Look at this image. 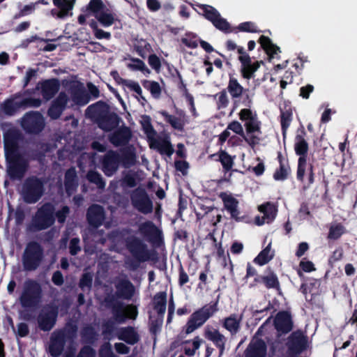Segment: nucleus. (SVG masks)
<instances>
[{
  "label": "nucleus",
  "mask_w": 357,
  "mask_h": 357,
  "mask_svg": "<svg viewBox=\"0 0 357 357\" xmlns=\"http://www.w3.org/2000/svg\"><path fill=\"white\" fill-rule=\"evenodd\" d=\"M210 157L221 163L225 174L232 169L235 156L232 157L226 151L220 149L218 153L211 155Z\"/></svg>",
  "instance_id": "nucleus-34"
},
{
  "label": "nucleus",
  "mask_w": 357,
  "mask_h": 357,
  "mask_svg": "<svg viewBox=\"0 0 357 357\" xmlns=\"http://www.w3.org/2000/svg\"><path fill=\"white\" fill-rule=\"evenodd\" d=\"M241 317L234 313L222 321L223 328L229 332L231 335H236L241 329Z\"/></svg>",
  "instance_id": "nucleus-35"
},
{
  "label": "nucleus",
  "mask_w": 357,
  "mask_h": 357,
  "mask_svg": "<svg viewBox=\"0 0 357 357\" xmlns=\"http://www.w3.org/2000/svg\"><path fill=\"white\" fill-rule=\"evenodd\" d=\"M138 184L137 174L132 171L123 172L121 178L117 181H113V203H116L119 206H126L128 200L120 195L115 192L114 190L121 187L123 192L126 193L128 188H135Z\"/></svg>",
  "instance_id": "nucleus-10"
},
{
  "label": "nucleus",
  "mask_w": 357,
  "mask_h": 357,
  "mask_svg": "<svg viewBox=\"0 0 357 357\" xmlns=\"http://www.w3.org/2000/svg\"><path fill=\"white\" fill-rule=\"evenodd\" d=\"M42 298V288L36 280L27 279L22 286L20 302L24 307H33L37 306Z\"/></svg>",
  "instance_id": "nucleus-5"
},
{
  "label": "nucleus",
  "mask_w": 357,
  "mask_h": 357,
  "mask_svg": "<svg viewBox=\"0 0 357 357\" xmlns=\"http://www.w3.org/2000/svg\"><path fill=\"white\" fill-rule=\"evenodd\" d=\"M149 146L151 149L156 150L160 155H166L170 157L174 152L173 146L167 137L152 138L149 140Z\"/></svg>",
  "instance_id": "nucleus-29"
},
{
  "label": "nucleus",
  "mask_w": 357,
  "mask_h": 357,
  "mask_svg": "<svg viewBox=\"0 0 357 357\" xmlns=\"http://www.w3.org/2000/svg\"><path fill=\"white\" fill-rule=\"evenodd\" d=\"M233 100L231 113L234 112L242 104L246 107L252 105V97L248 93V89H245L232 75H229V82L226 89Z\"/></svg>",
  "instance_id": "nucleus-2"
},
{
  "label": "nucleus",
  "mask_w": 357,
  "mask_h": 357,
  "mask_svg": "<svg viewBox=\"0 0 357 357\" xmlns=\"http://www.w3.org/2000/svg\"><path fill=\"white\" fill-rule=\"evenodd\" d=\"M43 249L37 242L29 243L23 252L22 262L26 271H36L43 259Z\"/></svg>",
  "instance_id": "nucleus-6"
},
{
  "label": "nucleus",
  "mask_w": 357,
  "mask_h": 357,
  "mask_svg": "<svg viewBox=\"0 0 357 357\" xmlns=\"http://www.w3.org/2000/svg\"><path fill=\"white\" fill-rule=\"evenodd\" d=\"M138 315L137 307L117 300L113 296V324H126L130 320H135Z\"/></svg>",
  "instance_id": "nucleus-8"
},
{
  "label": "nucleus",
  "mask_w": 357,
  "mask_h": 357,
  "mask_svg": "<svg viewBox=\"0 0 357 357\" xmlns=\"http://www.w3.org/2000/svg\"><path fill=\"white\" fill-rule=\"evenodd\" d=\"M134 50L143 59H145L148 54L152 51L151 45L144 39L136 40L134 44Z\"/></svg>",
  "instance_id": "nucleus-49"
},
{
  "label": "nucleus",
  "mask_w": 357,
  "mask_h": 357,
  "mask_svg": "<svg viewBox=\"0 0 357 357\" xmlns=\"http://www.w3.org/2000/svg\"><path fill=\"white\" fill-rule=\"evenodd\" d=\"M240 31L248 33H257L259 31L256 29L255 23L252 22H245L238 24L236 28Z\"/></svg>",
  "instance_id": "nucleus-61"
},
{
  "label": "nucleus",
  "mask_w": 357,
  "mask_h": 357,
  "mask_svg": "<svg viewBox=\"0 0 357 357\" xmlns=\"http://www.w3.org/2000/svg\"><path fill=\"white\" fill-rule=\"evenodd\" d=\"M132 137V132L130 127L123 124L119 128L113 130V146H126Z\"/></svg>",
  "instance_id": "nucleus-25"
},
{
  "label": "nucleus",
  "mask_w": 357,
  "mask_h": 357,
  "mask_svg": "<svg viewBox=\"0 0 357 357\" xmlns=\"http://www.w3.org/2000/svg\"><path fill=\"white\" fill-rule=\"evenodd\" d=\"M43 192V183L35 176H31L23 183L20 193L26 203L33 204L39 200Z\"/></svg>",
  "instance_id": "nucleus-11"
},
{
  "label": "nucleus",
  "mask_w": 357,
  "mask_h": 357,
  "mask_svg": "<svg viewBox=\"0 0 357 357\" xmlns=\"http://www.w3.org/2000/svg\"><path fill=\"white\" fill-rule=\"evenodd\" d=\"M345 232V228L341 223L333 225L329 228L328 238L337 240Z\"/></svg>",
  "instance_id": "nucleus-55"
},
{
  "label": "nucleus",
  "mask_w": 357,
  "mask_h": 357,
  "mask_svg": "<svg viewBox=\"0 0 357 357\" xmlns=\"http://www.w3.org/2000/svg\"><path fill=\"white\" fill-rule=\"evenodd\" d=\"M86 219L91 226L98 227L105 220L103 208L98 204L91 206L86 213Z\"/></svg>",
  "instance_id": "nucleus-31"
},
{
  "label": "nucleus",
  "mask_w": 357,
  "mask_h": 357,
  "mask_svg": "<svg viewBox=\"0 0 357 357\" xmlns=\"http://www.w3.org/2000/svg\"><path fill=\"white\" fill-rule=\"evenodd\" d=\"M130 197L132 206L137 211L145 215L153 212V202L144 188H136L130 192Z\"/></svg>",
  "instance_id": "nucleus-14"
},
{
  "label": "nucleus",
  "mask_w": 357,
  "mask_h": 357,
  "mask_svg": "<svg viewBox=\"0 0 357 357\" xmlns=\"http://www.w3.org/2000/svg\"><path fill=\"white\" fill-rule=\"evenodd\" d=\"M192 342V348L184 347V354L188 356H195L196 351L199 349L201 344L204 342L202 339H201L199 336H196L192 340H185L183 344H186Z\"/></svg>",
  "instance_id": "nucleus-53"
},
{
  "label": "nucleus",
  "mask_w": 357,
  "mask_h": 357,
  "mask_svg": "<svg viewBox=\"0 0 357 357\" xmlns=\"http://www.w3.org/2000/svg\"><path fill=\"white\" fill-rule=\"evenodd\" d=\"M21 105L22 102L17 103L13 100H7L1 105V109L6 115H13Z\"/></svg>",
  "instance_id": "nucleus-58"
},
{
  "label": "nucleus",
  "mask_w": 357,
  "mask_h": 357,
  "mask_svg": "<svg viewBox=\"0 0 357 357\" xmlns=\"http://www.w3.org/2000/svg\"><path fill=\"white\" fill-rule=\"evenodd\" d=\"M227 130H231L236 134L243 137L245 141L252 147L259 144L260 139L259 137L252 135L249 137L245 136L241 124L237 121H233L227 126Z\"/></svg>",
  "instance_id": "nucleus-36"
},
{
  "label": "nucleus",
  "mask_w": 357,
  "mask_h": 357,
  "mask_svg": "<svg viewBox=\"0 0 357 357\" xmlns=\"http://www.w3.org/2000/svg\"><path fill=\"white\" fill-rule=\"evenodd\" d=\"M287 344L291 354L298 355L307 349V337L301 331H296L289 337Z\"/></svg>",
  "instance_id": "nucleus-21"
},
{
  "label": "nucleus",
  "mask_w": 357,
  "mask_h": 357,
  "mask_svg": "<svg viewBox=\"0 0 357 357\" xmlns=\"http://www.w3.org/2000/svg\"><path fill=\"white\" fill-rule=\"evenodd\" d=\"M64 185L66 193L70 196L78 186L77 176L74 167L68 169L64 176Z\"/></svg>",
  "instance_id": "nucleus-37"
},
{
  "label": "nucleus",
  "mask_w": 357,
  "mask_h": 357,
  "mask_svg": "<svg viewBox=\"0 0 357 357\" xmlns=\"http://www.w3.org/2000/svg\"><path fill=\"white\" fill-rule=\"evenodd\" d=\"M159 113L164 117L165 121L169 123L174 129L178 131H182L183 130L185 123L181 119V117L184 118L185 116V112L183 110L176 109V114L179 116V117H176L173 115H171L165 110L160 111Z\"/></svg>",
  "instance_id": "nucleus-33"
},
{
  "label": "nucleus",
  "mask_w": 357,
  "mask_h": 357,
  "mask_svg": "<svg viewBox=\"0 0 357 357\" xmlns=\"http://www.w3.org/2000/svg\"><path fill=\"white\" fill-rule=\"evenodd\" d=\"M130 229H124L122 231L124 245L134 259L129 264L130 268L136 270L140 263L148 261H157L158 259L157 251L149 250L147 244L143 239L134 234H130Z\"/></svg>",
  "instance_id": "nucleus-1"
},
{
  "label": "nucleus",
  "mask_w": 357,
  "mask_h": 357,
  "mask_svg": "<svg viewBox=\"0 0 357 357\" xmlns=\"http://www.w3.org/2000/svg\"><path fill=\"white\" fill-rule=\"evenodd\" d=\"M54 218L53 208L50 204L43 205L36 213L33 218L31 229L33 231L45 229L53 225Z\"/></svg>",
  "instance_id": "nucleus-15"
},
{
  "label": "nucleus",
  "mask_w": 357,
  "mask_h": 357,
  "mask_svg": "<svg viewBox=\"0 0 357 357\" xmlns=\"http://www.w3.org/2000/svg\"><path fill=\"white\" fill-rule=\"evenodd\" d=\"M116 291L113 294L118 299L130 300L135 294V287L128 279H121L116 284Z\"/></svg>",
  "instance_id": "nucleus-26"
},
{
  "label": "nucleus",
  "mask_w": 357,
  "mask_h": 357,
  "mask_svg": "<svg viewBox=\"0 0 357 357\" xmlns=\"http://www.w3.org/2000/svg\"><path fill=\"white\" fill-rule=\"evenodd\" d=\"M87 10L93 13L96 18L103 25H109L112 23V17L106 11V8L101 0H91Z\"/></svg>",
  "instance_id": "nucleus-24"
},
{
  "label": "nucleus",
  "mask_w": 357,
  "mask_h": 357,
  "mask_svg": "<svg viewBox=\"0 0 357 357\" xmlns=\"http://www.w3.org/2000/svg\"><path fill=\"white\" fill-rule=\"evenodd\" d=\"M256 282H263L267 289H280V282L277 275L273 271L264 276L255 278Z\"/></svg>",
  "instance_id": "nucleus-43"
},
{
  "label": "nucleus",
  "mask_w": 357,
  "mask_h": 357,
  "mask_svg": "<svg viewBox=\"0 0 357 357\" xmlns=\"http://www.w3.org/2000/svg\"><path fill=\"white\" fill-rule=\"evenodd\" d=\"M6 172L12 180H22L29 169V160L23 154L6 158Z\"/></svg>",
  "instance_id": "nucleus-12"
},
{
  "label": "nucleus",
  "mask_w": 357,
  "mask_h": 357,
  "mask_svg": "<svg viewBox=\"0 0 357 357\" xmlns=\"http://www.w3.org/2000/svg\"><path fill=\"white\" fill-rule=\"evenodd\" d=\"M258 42L259 43L261 48L269 56L270 60L274 57L275 54L280 52V47L273 44L271 38H269L268 36H265L264 35L261 36Z\"/></svg>",
  "instance_id": "nucleus-41"
},
{
  "label": "nucleus",
  "mask_w": 357,
  "mask_h": 357,
  "mask_svg": "<svg viewBox=\"0 0 357 357\" xmlns=\"http://www.w3.org/2000/svg\"><path fill=\"white\" fill-rule=\"evenodd\" d=\"M136 163V149L132 144L121 146L117 151H113V174L119 166L128 169L135 166Z\"/></svg>",
  "instance_id": "nucleus-9"
},
{
  "label": "nucleus",
  "mask_w": 357,
  "mask_h": 357,
  "mask_svg": "<svg viewBox=\"0 0 357 357\" xmlns=\"http://www.w3.org/2000/svg\"><path fill=\"white\" fill-rule=\"evenodd\" d=\"M267 347L262 339L252 340L244 351L245 357H266Z\"/></svg>",
  "instance_id": "nucleus-30"
},
{
  "label": "nucleus",
  "mask_w": 357,
  "mask_h": 357,
  "mask_svg": "<svg viewBox=\"0 0 357 357\" xmlns=\"http://www.w3.org/2000/svg\"><path fill=\"white\" fill-rule=\"evenodd\" d=\"M218 301L205 305L195 311L189 317L185 324V333L190 334L203 326L218 310Z\"/></svg>",
  "instance_id": "nucleus-4"
},
{
  "label": "nucleus",
  "mask_w": 357,
  "mask_h": 357,
  "mask_svg": "<svg viewBox=\"0 0 357 357\" xmlns=\"http://www.w3.org/2000/svg\"><path fill=\"white\" fill-rule=\"evenodd\" d=\"M68 88L75 101L78 103L85 102L83 100L84 89L82 83L77 81L70 82Z\"/></svg>",
  "instance_id": "nucleus-45"
},
{
  "label": "nucleus",
  "mask_w": 357,
  "mask_h": 357,
  "mask_svg": "<svg viewBox=\"0 0 357 357\" xmlns=\"http://www.w3.org/2000/svg\"><path fill=\"white\" fill-rule=\"evenodd\" d=\"M87 180L92 183L97 185L99 189H103L105 186V181H103L101 175L93 170H90L86 174Z\"/></svg>",
  "instance_id": "nucleus-56"
},
{
  "label": "nucleus",
  "mask_w": 357,
  "mask_h": 357,
  "mask_svg": "<svg viewBox=\"0 0 357 357\" xmlns=\"http://www.w3.org/2000/svg\"><path fill=\"white\" fill-rule=\"evenodd\" d=\"M204 336L207 340L213 343L218 349L219 357H221L225 351L227 338L218 329L211 328L208 326L204 328Z\"/></svg>",
  "instance_id": "nucleus-22"
},
{
  "label": "nucleus",
  "mask_w": 357,
  "mask_h": 357,
  "mask_svg": "<svg viewBox=\"0 0 357 357\" xmlns=\"http://www.w3.org/2000/svg\"><path fill=\"white\" fill-rule=\"evenodd\" d=\"M238 116L240 120L245 121L244 126L247 134L252 135L255 132L261 133V123L255 112H253L250 107L244 108L240 111Z\"/></svg>",
  "instance_id": "nucleus-18"
},
{
  "label": "nucleus",
  "mask_w": 357,
  "mask_h": 357,
  "mask_svg": "<svg viewBox=\"0 0 357 357\" xmlns=\"http://www.w3.org/2000/svg\"><path fill=\"white\" fill-rule=\"evenodd\" d=\"M167 294L165 291L157 293L153 297V309L159 316L163 317L166 311Z\"/></svg>",
  "instance_id": "nucleus-44"
},
{
  "label": "nucleus",
  "mask_w": 357,
  "mask_h": 357,
  "mask_svg": "<svg viewBox=\"0 0 357 357\" xmlns=\"http://www.w3.org/2000/svg\"><path fill=\"white\" fill-rule=\"evenodd\" d=\"M69 252L71 255H76L81 250L80 240L79 238H73L69 243Z\"/></svg>",
  "instance_id": "nucleus-63"
},
{
  "label": "nucleus",
  "mask_w": 357,
  "mask_h": 357,
  "mask_svg": "<svg viewBox=\"0 0 357 357\" xmlns=\"http://www.w3.org/2000/svg\"><path fill=\"white\" fill-rule=\"evenodd\" d=\"M290 172L291 168L287 160L286 164H281L279 168L276 169L273 174V178L275 181H284L288 178Z\"/></svg>",
  "instance_id": "nucleus-52"
},
{
  "label": "nucleus",
  "mask_w": 357,
  "mask_h": 357,
  "mask_svg": "<svg viewBox=\"0 0 357 357\" xmlns=\"http://www.w3.org/2000/svg\"><path fill=\"white\" fill-rule=\"evenodd\" d=\"M20 134L16 130H8L4 135V146L6 158L12 155H18L22 153L17 151Z\"/></svg>",
  "instance_id": "nucleus-28"
},
{
  "label": "nucleus",
  "mask_w": 357,
  "mask_h": 357,
  "mask_svg": "<svg viewBox=\"0 0 357 357\" xmlns=\"http://www.w3.org/2000/svg\"><path fill=\"white\" fill-rule=\"evenodd\" d=\"M58 315V309L54 305L44 307L38 318L40 328L44 331H50L54 326Z\"/></svg>",
  "instance_id": "nucleus-19"
},
{
  "label": "nucleus",
  "mask_w": 357,
  "mask_h": 357,
  "mask_svg": "<svg viewBox=\"0 0 357 357\" xmlns=\"http://www.w3.org/2000/svg\"><path fill=\"white\" fill-rule=\"evenodd\" d=\"M60 84L55 79L45 80L41 83V93L46 100L51 99L59 90Z\"/></svg>",
  "instance_id": "nucleus-38"
},
{
  "label": "nucleus",
  "mask_w": 357,
  "mask_h": 357,
  "mask_svg": "<svg viewBox=\"0 0 357 357\" xmlns=\"http://www.w3.org/2000/svg\"><path fill=\"white\" fill-rule=\"evenodd\" d=\"M197 6L202 11V15L205 19L214 23V21L220 17V13L213 6L207 4H198Z\"/></svg>",
  "instance_id": "nucleus-46"
},
{
  "label": "nucleus",
  "mask_w": 357,
  "mask_h": 357,
  "mask_svg": "<svg viewBox=\"0 0 357 357\" xmlns=\"http://www.w3.org/2000/svg\"><path fill=\"white\" fill-rule=\"evenodd\" d=\"M22 128L29 133L37 134L45 127L43 116L38 112L26 113L22 119Z\"/></svg>",
  "instance_id": "nucleus-17"
},
{
  "label": "nucleus",
  "mask_w": 357,
  "mask_h": 357,
  "mask_svg": "<svg viewBox=\"0 0 357 357\" xmlns=\"http://www.w3.org/2000/svg\"><path fill=\"white\" fill-rule=\"evenodd\" d=\"M93 275L90 272H85L82 274L79 282V287L83 290V291H89L93 282Z\"/></svg>",
  "instance_id": "nucleus-57"
},
{
  "label": "nucleus",
  "mask_w": 357,
  "mask_h": 357,
  "mask_svg": "<svg viewBox=\"0 0 357 357\" xmlns=\"http://www.w3.org/2000/svg\"><path fill=\"white\" fill-rule=\"evenodd\" d=\"M197 36L192 33H187L185 37L181 38V43L189 48L195 49L197 47Z\"/></svg>",
  "instance_id": "nucleus-59"
},
{
  "label": "nucleus",
  "mask_w": 357,
  "mask_h": 357,
  "mask_svg": "<svg viewBox=\"0 0 357 357\" xmlns=\"http://www.w3.org/2000/svg\"><path fill=\"white\" fill-rule=\"evenodd\" d=\"M148 63L149 66L157 73H159L160 71L161 61L160 59L155 54H152L149 56Z\"/></svg>",
  "instance_id": "nucleus-62"
},
{
  "label": "nucleus",
  "mask_w": 357,
  "mask_h": 357,
  "mask_svg": "<svg viewBox=\"0 0 357 357\" xmlns=\"http://www.w3.org/2000/svg\"><path fill=\"white\" fill-rule=\"evenodd\" d=\"M258 210L264 214L263 219H266L267 223L272 222L278 214V206L270 202L259 206Z\"/></svg>",
  "instance_id": "nucleus-40"
},
{
  "label": "nucleus",
  "mask_w": 357,
  "mask_h": 357,
  "mask_svg": "<svg viewBox=\"0 0 357 357\" xmlns=\"http://www.w3.org/2000/svg\"><path fill=\"white\" fill-rule=\"evenodd\" d=\"M219 197L223 202L224 208L230 214L231 219L237 222H248V216L246 215H241V212L238 209V200L233 197L231 194L222 192L220 193Z\"/></svg>",
  "instance_id": "nucleus-16"
},
{
  "label": "nucleus",
  "mask_w": 357,
  "mask_h": 357,
  "mask_svg": "<svg viewBox=\"0 0 357 357\" xmlns=\"http://www.w3.org/2000/svg\"><path fill=\"white\" fill-rule=\"evenodd\" d=\"M241 63L240 73L242 78L249 80L255 77V73L258 70L263 61H252L250 56H238Z\"/></svg>",
  "instance_id": "nucleus-23"
},
{
  "label": "nucleus",
  "mask_w": 357,
  "mask_h": 357,
  "mask_svg": "<svg viewBox=\"0 0 357 357\" xmlns=\"http://www.w3.org/2000/svg\"><path fill=\"white\" fill-rule=\"evenodd\" d=\"M142 84L144 89L151 93L154 98L158 99L161 96L162 89L158 82L144 79L142 81Z\"/></svg>",
  "instance_id": "nucleus-48"
},
{
  "label": "nucleus",
  "mask_w": 357,
  "mask_h": 357,
  "mask_svg": "<svg viewBox=\"0 0 357 357\" xmlns=\"http://www.w3.org/2000/svg\"><path fill=\"white\" fill-rule=\"evenodd\" d=\"M86 114L93 119L102 130H111L110 107L104 102L100 101L89 106L86 109Z\"/></svg>",
  "instance_id": "nucleus-7"
},
{
  "label": "nucleus",
  "mask_w": 357,
  "mask_h": 357,
  "mask_svg": "<svg viewBox=\"0 0 357 357\" xmlns=\"http://www.w3.org/2000/svg\"><path fill=\"white\" fill-rule=\"evenodd\" d=\"M74 0H53L54 4L57 6L60 10H52L53 15H56L59 18H63L68 15L69 10L73 8Z\"/></svg>",
  "instance_id": "nucleus-42"
},
{
  "label": "nucleus",
  "mask_w": 357,
  "mask_h": 357,
  "mask_svg": "<svg viewBox=\"0 0 357 357\" xmlns=\"http://www.w3.org/2000/svg\"><path fill=\"white\" fill-rule=\"evenodd\" d=\"M212 24L217 29L225 33L236 32V29H232L230 24L226 19L222 17L221 15L214 21V23Z\"/></svg>",
  "instance_id": "nucleus-54"
},
{
  "label": "nucleus",
  "mask_w": 357,
  "mask_h": 357,
  "mask_svg": "<svg viewBox=\"0 0 357 357\" xmlns=\"http://www.w3.org/2000/svg\"><path fill=\"white\" fill-rule=\"evenodd\" d=\"M275 329L283 334L289 333L293 328V321L291 314L287 311L279 312L274 320Z\"/></svg>",
  "instance_id": "nucleus-27"
},
{
  "label": "nucleus",
  "mask_w": 357,
  "mask_h": 357,
  "mask_svg": "<svg viewBox=\"0 0 357 357\" xmlns=\"http://www.w3.org/2000/svg\"><path fill=\"white\" fill-rule=\"evenodd\" d=\"M218 97L217 106L218 109H225L229 105V98L227 95V90L222 89L215 95Z\"/></svg>",
  "instance_id": "nucleus-60"
},
{
  "label": "nucleus",
  "mask_w": 357,
  "mask_h": 357,
  "mask_svg": "<svg viewBox=\"0 0 357 357\" xmlns=\"http://www.w3.org/2000/svg\"><path fill=\"white\" fill-rule=\"evenodd\" d=\"M113 337L130 345H135L140 340V335L134 326L115 328L113 326Z\"/></svg>",
  "instance_id": "nucleus-20"
},
{
  "label": "nucleus",
  "mask_w": 357,
  "mask_h": 357,
  "mask_svg": "<svg viewBox=\"0 0 357 357\" xmlns=\"http://www.w3.org/2000/svg\"><path fill=\"white\" fill-rule=\"evenodd\" d=\"M66 335L63 331H55L52 334L50 351L52 356L58 357L63 350Z\"/></svg>",
  "instance_id": "nucleus-32"
},
{
  "label": "nucleus",
  "mask_w": 357,
  "mask_h": 357,
  "mask_svg": "<svg viewBox=\"0 0 357 357\" xmlns=\"http://www.w3.org/2000/svg\"><path fill=\"white\" fill-rule=\"evenodd\" d=\"M293 120V112L289 105H285L283 108H280V125L283 138L287 135V132Z\"/></svg>",
  "instance_id": "nucleus-39"
},
{
  "label": "nucleus",
  "mask_w": 357,
  "mask_h": 357,
  "mask_svg": "<svg viewBox=\"0 0 357 357\" xmlns=\"http://www.w3.org/2000/svg\"><path fill=\"white\" fill-rule=\"evenodd\" d=\"M130 60L131 63L127 64V66L129 69L132 70H139L142 72L144 75L148 76L151 74V70L147 68L145 63L137 58L130 57Z\"/></svg>",
  "instance_id": "nucleus-50"
},
{
  "label": "nucleus",
  "mask_w": 357,
  "mask_h": 357,
  "mask_svg": "<svg viewBox=\"0 0 357 357\" xmlns=\"http://www.w3.org/2000/svg\"><path fill=\"white\" fill-rule=\"evenodd\" d=\"M140 124L142 130L144 131V134H146V135L147 136L149 140H151L156 135L157 132L154 129L151 123V119L149 115L144 114L142 116Z\"/></svg>",
  "instance_id": "nucleus-47"
},
{
  "label": "nucleus",
  "mask_w": 357,
  "mask_h": 357,
  "mask_svg": "<svg viewBox=\"0 0 357 357\" xmlns=\"http://www.w3.org/2000/svg\"><path fill=\"white\" fill-rule=\"evenodd\" d=\"M305 136L306 132L302 126V128L300 130V133L296 135L294 144L295 153L299 156L298 159L296 178L301 183L304 181L307 167V153L309 150L308 143L305 139Z\"/></svg>",
  "instance_id": "nucleus-3"
},
{
  "label": "nucleus",
  "mask_w": 357,
  "mask_h": 357,
  "mask_svg": "<svg viewBox=\"0 0 357 357\" xmlns=\"http://www.w3.org/2000/svg\"><path fill=\"white\" fill-rule=\"evenodd\" d=\"M123 84L145 100V98L142 96V90L137 82L131 80H124Z\"/></svg>",
  "instance_id": "nucleus-64"
},
{
  "label": "nucleus",
  "mask_w": 357,
  "mask_h": 357,
  "mask_svg": "<svg viewBox=\"0 0 357 357\" xmlns=\"http://www.w3.org/2000/svg\"><path fill=\"white\" fill-rule=\"evenodd\" d=\"M271 243L263 249L259 255L255 258L254 261L260 266L268 263L273 257V255H270Z\"/></svg>",
  "instance_id": "nucleus-51"
},
{
  "label": "nucleus",
  "mask_w": 357,
  "mask_h": 357,
  "mask_svg": "<svg viewBox=\"0 0 357 357\" xmlns=\"http://www.w3.org/2000/svg\"><path fill=\"white\" fill-rule=\"evenodd\" d=\"M138 231L144 240L159 248L164 243L162 231L151 220H146L138 226Z\"/></svg>",
  "instance_id": "nucleus-13"
}]
</instances>
